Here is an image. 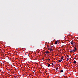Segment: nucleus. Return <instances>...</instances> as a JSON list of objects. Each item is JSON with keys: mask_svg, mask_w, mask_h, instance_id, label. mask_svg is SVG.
Segmentation results:
<instances>
[{"mask_svg": "<svg viewBox=\"0 0 78 78\" xmlns=\"http://www.w3.org/2000/svg\"><path fill=\"white\" fill-rule=\"evenodd\" d=\"M53 64H53V63H52V66H53Z\"/></svg>", "mask_w": 78, "mask_h": 78, "instance_id": "nucleus-18", "label": "nucleus"}, {"mask_svg": "<svg viewBox=\"0 0 78 78\" xmlns=\"http://www.w3.org/2000/svg\"><path fill=\"white\" fill-rule=\"evenodd\" d=\"M60 72H64V71H63V70H61L60 71Z\"/></svg>", "mask_w": 78, "mask_h": 78, "instance_id": "nucleus-10", "label": "nucleus"}, {"mask_svg": "<svg viewBox=\"0 0 78 78\" xmlns=\"http://www.w3.org/2000/svg\"><path fill=\"white\" fill-rule=\"evenodd\" d=\"M51 47L50 48H48L49 50H51V49H52V48H51Z\"/></svg>", "mask_w": 78, "mask_h": 78, "instance_id": "nucleus-13", "label": "nucleus"}, {"mask_svg": "<svg viewBox=\"0 0 78 78\" xmlns=\"http://www.w3.org/2000/svg\"><path fill=\"white\" fill-rule=\"evenodd\" d=\"M70 52L72 53V52H73V50L70 51Z\"/></svg>", "mask_w": 78, "mask_h": 78, "instance_id": "nucleus-11", "label": "nucleus"}, {"mask_svg": "<svg viewBox=\"0 0 78 78\" xmlns=\"http://www.w3.org/2000/svg\"><path fill=\"white\" fill-rule=\"evenodd\" d=\"M50 64H48V67H50Z\"/></svg>", "mask_w": 78, "mask_h": 78, "instance_id": "nucleus-7", "label": "nucleus"}, {"mask_svg": "<svg viewBox=\"0 0 78 78\" xmlns=\"http://www.w3.org/2000/svg\"><path fill=\"white\" fill-rule=\"evenodd\" d=\"M68 57H69V55H67V58H68Z\"/></svg>", "mask_w": 78, "mask_h": 78, "instance_id": "nucleus-16", "label": "nucleus"}, {"mask_svg": "<svg viewBox=\"0 0 78 78\" xmlns=\"http://www.w3.org/2000/svg\"><path fill=\"white\" fill-rule=\"evenodd\" d=\"M45 53H49V51H46Z\"/></svg>", "mask_w": 78, "mask_h": 78, "instance_id": "nucleus-8", "label": "nucleus"}, {"mask_svg": "<svg viewBox=\"0 0 78 78\" xmlns=\"http://www.w3.org/2000/svg\"><path fill=\"white\" fill-rule=\"evenodd\" d=\"M62 59H60V60H59V61H58V62H61V61H62Z\"/></svg>", "mask_w": 78, "mask_h": 78, "instance_id": "nucleus-3", "label": "nucleus"}, {"mask_svg": "<svg viewBox=\"0 0 78 78\" xmlns=\"http://www.w3.org/2000/svg\"><path fill=\"white\" fill-rule=\"evenodd\" d=\"M58 71H56V72H57Z\"/></svg>", "mask_w": 78, "mask_h": 78, "instance_id": "nucleus-20", "label": "nucleus"}, {"mask_svg": "<svg viewBox=\"0 0 78 78\" xmlns=\"http://www.w3.org/2000/svg\"><path fill=\"white\" fill-rule=\"evenodd\" d=\"M58 68L57 67L56 68V71H58Z\"/></svg>", "mask_w": 78, "mask_h": 78, "instance_id": "nucleus-9", "label": "nucleus"}, {"mask_svg": "<svg viewBox=\"0 0 78 78\" xmlns=\"http://www.w3.org/2000/svg\"><path fill=\"white\" fill-rule=\"evenodd\" d=\"M64 59V57L63 56H62V57H61V59Z\"/></svg>", "mask_w": 78, "mask_h": 78, "instance_id": "nucleus-6", "label": "nucleus"}, {"mask_svg": "<svg viewBox=\"0 0 78 78\" xmlns=\"http://www.w3.org/2000/svg\"><path fill=\"white\" fill-rule=\"evenodd\" d=\"M71 44H73H73H73V41H71Z\"/></svg>", "mask_w": 78, "mask_h": 78, "instance_id": "nucleus-4", "label": "nucleus"}, {"mask_svg": "<svg viewBox=\"0 0 78 78\" xmlns=\"http://www.w3.org/2000/svg\"><path fill=\"white\" fill-rule=\"evenodd\" d=\"M74 48L75 50H76V51L77 50V49L76 48V47H74Z\"/></svg>", "mask_w": 78, "mask_h": 78, "instance_id": "nucleus-1", "label": "nucleus"}, {"mask_svg": "<svg viewBox=\"0 0 78 78\" xmlns=\"http://www.w3.org/2000/svg\"><path fill=\"white\" fill-rule=\"evenodd\" d=\"M67 61H69V57H68V58H67Z\"/></svg>", "mask_w": 78, "mask_h": 78, "instance_id": "nucleus-15", "label": "nucleus"}, {"mask_svg": "<svg viewBox=\"0 0 78 78\" xmlns=\"http://www.w3.org/2000/svg\"><path fill=\"white\" fill-rule=\"evenodd\" d=\"M55 44H59V42H58V41H56L55 42Z\"/></svg>", "mask_w": 78, "mask_h": 78, "instance_id": "nucleus-2", "label": "nucleus"}, {"mask_svg": "<svg viewBox=\"0 0 78 78\" xmlns=\"http://www.w3.org/2000/svg\"><path fill=\"white\" fill-rule=\"evenodd\" d=\"M49 50H50V51H53V49H49Z\"/></svg>", "mask_w": 78, "mask_h": 78, "instance_id": "nucleus-5", "label": "nucleus"}, {"mask_svg": "<svg viewBox=\"0 0 78 78\" xmlns=\"http://www.w3.org/2000/svg\"><path fill=\"white\" fill-rule=\"evenodd\" d=\"M73 51H74V52H75V51H76V50H75V49H74V50H73Z\"/></svg>", "mask_w": 78, "mask_h": 78, "instance_id": "nucleus-14", "label": "nucleus"}, {"mask_svg": "<svg viewBox=\"0 0 78 78\" xmlns=\"http://www.w3.org/2000/svg\"><path fill=\"white\" fill-rule=\"evenodd\" d=\"M76 61H75L73 62V63H74V64H76Z\"/></svg>", "mask_w": 78, "mask_h": 78, "instance_id": "nucleus-12", "label": "nucleus"}, {"mask_svg": "<svg viewBox=\"0 0 78 78\" xmlns=\"http://www.w3.org/2000/svg\"><path fill=\"white\" fill-rule=\"evenodd\" d=\"M49 60H50V59H49Z\"/></svg>", "mask_w": 78, "mask_h": 78, "instance_id": "nucleus-19", "label": "nucleus"}, {"mask_svg": "<svg viewBox=\"0 0 78 78\" xmlns=\"http://www.w3.org/2000/svg\"><path fill=\"white\" fill-rule=\"evenodd\" d=\"M47 47H48V48H49V46L48 45V46H47Z\"/></svg>", "mask_w": 78, "mask_h": 78, "instance_id": "nucleus-17", "label": "nucleus"}]
</instances>
